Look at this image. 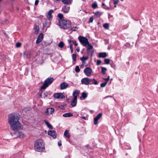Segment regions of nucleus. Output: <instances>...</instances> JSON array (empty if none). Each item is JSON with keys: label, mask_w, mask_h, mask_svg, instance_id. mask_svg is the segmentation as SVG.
Wrapping results in <instances>:
<instances>
[{"label": "nucleus", "mask_w": 158, "mask_h": 158, "mask_svg": "<svg viewBox=\"0 0 158 158\" xmlns=\"http://www.w3.org/2000/svg\"><path fill=\"white\" fill-rule=\"evenodd\" d=\"M92 70L89 67H87L84 70V72L86 75L88 76H90Z\"/></svg>", "instance_id": "obj_10"}, {"label": "nucleus", "mask_w": 158, "mask_h": 158, "mask_svg": "<svg viewBox=\"0 0 158 158\" xmlns=\"http://www.w3.org/2000/svg\"><path fill=\"white\" fill-rule=\"evenodd\" d=\"M75 71L76 72H79L80 71V69L79 68V67L78 66H76V68H75Z\"/></svg>", "instance_id": "obj_39"}, {"label": "nucleus", "mask_w": 158, "mask_h": 158, "mask_svg": "<svg viewBox=\"0 0 158 158\" xmlns=\"http://www.w3.org/2000/svg\"><path fill=\"white\" fill-rule=\"evenodd\" d=\"M98 7V6H97V5L96 3H94V4H93L92 5V7L93 8H96L97 7Z\"/></svg>", "instance_id": "obj_33"}, {"label": "nucleus", "mask_w": 158, "mask_h": 158, "mask_svg": "<svg viewBox=\"0 0 158 158\" xmlns=\"http://www.w3.org/2000/svg\"><path fill=\"white\" fill-rule=\"evenodd\" d=\"M107 84V82H106L104 83H102L100 85L101 87H104Z\"/></svg>", "instance_id": "obj_40"}, {"label": "nucleus", "mask_w": 158, "mask_h": 158, "mask_svg": "<svg viewBox=\"0 0 158 158\" xmlns=\"http://www.w3.org/2000/svg\"><path fill=\"white\" fill-rule=\"evenodd\" d=\"M107 56V55L105 52L100 53L99 54V57L105 58Z\"/></svg>", "instance_id": "obj_18"}, {"label": "nucleus", "mask_w": 158, "mask_h": 158, "mask_svg": "<svg viewBox=\"0 0 158 158\" xmlns=\"http://www.w3.org/2000/svg\"><path fill=\"white\" fill-rule=\"evenodd\" d=\"M68 41L69 43H70L72 41L70 40H68Z\"/></svg>", "instance_id": "obj_54"}, {"label": "nucleus", "mask_w": 158, "mask_h": 158, "mask_svg": "<svg viewBox=\"0 0 158 158\" xmlns=\"http://www.w3.org/2000/svg\"><path fill=\"white\" fill-rule=\"evenodd\" d=\"M102 6H104V5H105V4H104V3H102Z\"/></svg>", "instance_id": "obj_58"}, {"label": "nucleus", "mask_w": 158, "mask_h": 158, "mask_svg": "<svg viewBox=\"0 0 158 158\" xmlns=\"http://www.w3.org/2000/svg\"><path fill=\"white\" fill-rule=\"evenodd\" d=\"M118 0H117L116 1H114V4H117L118 2Z\"/></svg>", "instance_id": "obj_47"}, {"label": "nucleus", "mask_w": 158, "mask_h": 158, "mask_svg": "<svg viewBox=\"0 0 158 158\" xmlns=\"http://www.w3.org/2000/svg\"><path fill=\"white\" fill-rule=\"evenodd\" d=\"M88 58V57H85L83 56L80 58V60L82 61L83 63L84 62L85 60H87Z\"/></svg>", "instance_id": "obj_26"}, {"label": "nucleus", "mask_w": 158, "mask_h": 158, "mask_svg": "<svg viewBox=\"0 0 158 158\" xmlns=\"http://www.w3.org/2000/svg\"><path fill=\"white\" fill-rule=\"evenodd\" d=\"M82 118H83L84 119H86L85 118V117H82Z\"/></svg>", "instance_id": "obj_55"}, {"label": "nucleus", "mask_w": 158, "mask_h": 158, "mask_svg": "<svg viewBox=\"0 0 158 158\" xmlns=\"http://www.w3.org/2000/svg\"><path fill=\"white\" fill-rule=\"evenodd\" d=\"M64 11L65 12V11ZM66 12H68V11H66Z\"/></svg>", "instance_id": "obj_59"}, {"label": "nucleus", "mask_w": 158, "mask_h": 158, "mask_svg": "<svg viewBox=\"0 0 158 158\" xmlns=\"http://www.w3.org/2000/svg\"><path fill=\"white\" fill-rule=\"evenodd\" d=\"M77 102V100H75L74 99H73L71 102V105L73 106H76Z\"/></svg>", "instance_id": "obj_23"}, {"label": "nucleus", "mask_w": 158, "mask_h": 158, "mask_svg": "<svg viewBox=\"0 0 158 158\" xmlns=\"http://www.w3.org/2000/svg\"><path fill=\"white\" fill-rule=\"evenodd\" d=\"M53 12V10H51L49 11L47 15V17L48 19H50L51 17V15Z\"/></svg>", "instance_id": "obj_20"}, {"label": "nucleus", "mask_w": 158, "mask_h": 158, "mask_svg": "<svg viewBox=\"0 0 158 158\" xmlns=\"http://www.w3.org/2000/svg\"><path fill=\"white\" fill-rule=\"evenodd\" d=\"M20 115L16 114H11L8 116V123L9 124L19 121Z\"/></svg>", "instance_id": "obj_2"}, {"label": "nucleus", "mask_w": 158, "mask_h": 158, "mask_svg": "<svg viewBox=\"0 0 158 158\" xmlns=\"http://www.w3.org/2000/svg\"><path fill=\"white\" fill-rule=\"evenodd\" d=\"M78 39L81 44L85 46H86L87 44H89L88 39L85 37L80 36Z\"/></svg>", "instance_id": "obj_6"}, {"label": "nucleus", "mask_w": 158, "mask_h": 158, "mask_svg": "<svg viewBox=\"0 0 158 158\" xmlns=\"http://www.w3.org/2000/svg\"><path fill=\"white\" fill-rule=\"evenodd\" d=\"M69 85L66 83L63 82L60 85V88L61 89H64L66 88Z\"/></svg>", "instance_id": "obj_15"}, {"label": "nucleus", "mask_w": 158, "mask_h": 158, "mask_svg": "<svg viewBox=\"0 0 158 158\" xmlns=\"http://www.w3.org/2000/svg\"><path fill=\"white\" fill-rule=\"evenodd\" d=\"M39 2V0H36L35 2V5H37Z\"/></svg>", "instance_id": "obj_45"}, {"label": "nucleus", "mask_w": 158, "mask_h": 158, "mask_svg": "<svg viewBox=\"0 0 158 158\" xmlns=\"http://www.w3.org/2000/svg\"><path fill=\"white\" fill-rule=\"evenodd\" d=\"M101 63V61L100 60H98L97 61V65H99Z\"/></svg>", "instance_id": "obj_44"}, {"label": "nucleus", "mask_w": 158, "mask_h": 158, "mask_svg": "<svg viewBox=\"0 0 158 158\" xmlns=\"http://www.w3.org/2000/svg\"><path fill=\"white\" fill-rule=\"evenodd\" d=\"M94 83H93L94 84H97V81H94Z\"/></svg>", "instance_id": "obj_53"}, {"label": "nucleus", "mask_w": 158, "mask_h": 158, "mask_svg": "<svg viewBox=\"0 0 158 158\" xmlns=\"http://www.w3.org/2000/svg\"><path fill=\"white\" fill-rule=\"evenodd\" d=\"M94 15L96 16H98L101 14V13L99 11H97L94 13Z\"/></svg>", "instance_id": "obj_37"}, {"label": "nucleus", "mask_w": 158, "mask_h": 158, "mask_svg": "<svg viewBox=\"0 0 158 158\" xmlns=\"http://www.w3.org/2000/svg\"><path fill=\"white\" fill-rule=\"evenodd\" d=\"M43 38V35L42 33H40L37 38V40L36 41V43L37 44H39L40 43L42 40Z\"/></svg>", "instance_id": "obj_11"}, {"label": "nucleus", "mask_w": 158, "mask_h": 158, "mask_svg": "<svg viewBox=\"0 0 158 158\" xmlns=\"http://www.w3.org/2000/svg\"><path fill=\"white\" fill-rule=\"evenodd\" d=\"M16 135L20 138H23L25 137V135L21 131H17L15 133Z\"/></svg>", "instance_id": "obj_13"}, {"label": "nucleus", "mask_w": 158, "mask_h": 158, "mask_svg": "<svg viewBox=\"0 0 158 158\" xmlns=\"http://www.w3.org/2000/svg\"><path fill=\"white\" fill-rule=\"evenodd\" d=\"M62 2L66 4H68L70 2L69 0H62Z\"/></svg>", "instance_id": "obj_30"}, {"label": "nucleus", "mask_w": 158, "mask_h": 158, "mask_svg": "<svg viewBox=\"0 0 158 158\" xmlns=\"http://www.w3.org/2000/svg\"><path fill=\"white\" fill-rule=\"evenodd\" d=\"M79 94V93L77 91H76L73 92V95L74 96V98L73 99H74L75 100H77V95Z\"/></svg>", "instance_id": "obj_16"}, {"label": "nucleus", "mask_w": 158, "mask_h": 158, "mask_svg": "<svg viewBox=\"0 0 158 158\" xmlns=\"http://www.w3.org/2000/svg\"><path fill=\"white\" fill-rule=\"evenodd\" d=\"M109 24L106 23L103 25V27L106 29H108L109 28Z\"/></svg>", "instance_id": "obj_27"}, {"label": "nucleus", "mask_w": 158, "mask_h": 158, "mask_svg": "<svg viewBox=\"0 0 158 158\" xmlns=\"http://www.w3.org/2000/svg\"><path fill=\"white\" fill-rule=\"evenodd\" d=\"M72 44H71L70 45V49H71V50L72 51V52H73V48H72Z\"/></svg>", "instance_id": "obj_48"}, {"label": "nucleus", "mask_w": 158, "mask_h": 158, "mask_svg": "<svg viewBox=\"0 0 158 158\" xmlns=\"http://www.w3.org/2000/svg\"><path fill=\"white\" fill-rule=\"evenodd\" d=\"M145 127V125L144 123H143V124H140V131H143Z\"/></svg>", "instance_id": "obj_21"}, {"label": "nucleus", "mask_w": 158, "mask_h": 158, "mask_svg": "<svg viewBox=\"0 0 158 158\" xmlns=\"http://www.w3.org/2000/svg\"><path fill=\"white\" fill-rule=\"evenodd\" d=\"M49 110V108H48V109H47L46 111V112H45V114L47 115H49V113H48Z\"/></svg>", "instance_id": "obj_41"}, {"label": "nucleus", "mask_w": 158, "mask_h": 158, "mask_svg": "<svg viewBox=\"0 0 158 158\" xmlns=\"http://www.w3.org/2000/svg\"><path fill=\"white\" fill-rule=\"evenodd\" d=\"M69 131L66 130L64 133V135L67 138H69L70 136L68 132Z\"/></svg>", "instance_id": "obj_22"}, {"label": "nucleus", "mask_w": 158, "mask_h": 158, "mask_svg": "<svg viewBox=\"0 0 158 158\" xmlns=\"http://www.w3.org/2000/svg\"><path fill=\"white\" fill-rule=\"evenodd\" d=\"M77 29V27H75L72 28V30L73 31H75L76 29Z\"/></svg>", "instance_id": "obj_46"}, {"label": "nucleus", "mask_w": 158, "mask_h": 158, "mask_svg": "<svg viewBox=\"0 0 158 158\" xmlns=\"http://www.w3.org/2000/svg\"><path fill=\"white\" fill-rule=\"evenodd\" d=\"M46 27V26H44V27Z\"/></svg>", "instance_id": "obj_61"}, {"label": "nucleus", "mask_w": 158, "mask_h": 158, "mask_svg": "<svg viewBox=\"0 0 158 158\" xmlns=\"http://www.w3.org/2000/svg\"><path fill=\"white\" fill-rule=\"evenodd\" d=\"M92 80L94 81H96L94 79H93L92 80Z\"/></svg>", "instance_id": "obj_56"}, {"label": "nucleus", "mask_w": 158, "mask_h": 158, "mask_svg": "<svg viewBox=\"0 0 158 158\" xmlns=\"http://www.w3.org/2000/svg\"><path fill=\"white\" fill-rule=\"evenodd\" d=\"M58 25L65 29L69 28L71 26L69 22L67 21L64 19L59 20Z\"/></svg>", "instance_id": "obj_4"}, {"label": "nucleus", "mask_w": 158, "mask_h": 158, "mask_svg": "<svg viewBox=\"0 0 158 158\" xmlns=\"http://www.w3.org/2000/svg\"><path fill=\"white\" fill-rule=\"evenodd\" d=\"M73 60L76 61V55L75 54H73Z\"/></svg>", "instance_id": "obj_38"}, {"label": "nucleus", "mask_w": 158, "mask_h": 158, "mask_svg": "<svg viewBox=\"0 0 158 158\" xmlns=\"http://www.w3.org/2000/svg\"><path fill=\"white\" fill-rule=\"evenodd\" d=\"M72 42L73 43V44L75 45V46H77V44L76 41L75 40H73Z\"/></svg>", "instance_id": "obj_43"}, {"label": "nucleus", "mask_w": 158, "mask_h": 158, "mask_svg": "<svg viewBox=\"0 0 158 158\" xmlns=\"http://www.w3.org/2000/svg\"><path fill=\"white\" fill-rule=\"evenodd\" d=\"M44 122L48 128L51 129H52V126L51 124L49 123L46 120H44Z\"/></svg>", "instance_id": "obj_25"}, {"label": "nucleus", "mask_w": 158, "mask_h": 158, "mask_svg": "<svg viewBox=\"0 0 158 158\" xmlns=\"http://www.w3.org/2000/svg\"><path fill=\"white\" fill-rule=\"evenodd\" d=\"M93 17H91L90 18V19H89V23H92V22L93 21Z\"/></svg>", "instance_id": "obj_42"}, {"label": "nucleus", "mask_w": 158, "mask_h": 158, "mask_svg": "<svg viewBox=\"0 0 158 158\" xmlns=\"http://www.w3.org/2000/svg\"><path fill=\"white\" fill-rule=\"evenodd\" d=\"M58 145L60 146L61 145V142L60 141L58 142Z\"/></svg>", "instance_id": "obj_50"}, {"label": "nucleus", "mask_w": 158, "mask_h": 158, "mask_svg": "<svg viewBox=\"0 0 158 158\" xmlns=\"http://www.w3.org/2000/svg\"><path fill=\"white\" fill-rule=\"evenodd\" d=\"M48 134L52 136L54 138H55L56 137V132L54 131L51 130L48 132Z\"/></svg>", "instance_id": "obj_14"}, {"label": "nucleus", "mask_w": 158, "mask_h": 158, "mask_svg": "<svg viewBox=\"0 0 158 158\" xmlns=\"http://www.w3.org/2000/svg\"><path fill=\"white\" fill-rule=\"evenodd\" d=\"M54 97L56 98H64V96L62 93H56L54 95Z\"/></svg>", "instance_id": "obj_12"}, {"label": "nucleus", "mask_w": 158, "mask_h": 158, "mask_svg": "<svg viewBox=\"0 0 158 158\" xmlns=\"http://www.w3.org/2000/svg\"><path fill=\"white\" fill-rule=\"evenodd\" d=\"M21 43L18 42L16 44V46L17 47H20L21 46Z\"/></svg>", "instance_id": "obj_36"}, {"label": "nucleus", "mask_w": 158, "mask_h": 158, "mask_svg": "<svg viewBox=\"0 0 158 158\" xmlns=\"http://www.w3.org/2000/svg\"><path fill=\"white\" fill-rule=\"evenodd\" d=\"M35 150L38 152H42L44 149V144L42 140L39 139L35 141Z\"/></svg>", "instance_id": "obj_1"}, {"label": "nucleus", "mask_w": 158, "mask_h": 158, "mask_svg": "<svg viewBox=\"0 0 158 158\" xmlns=\"http://www.w3.org/2000/svg\"><path fill=\"white\" fill-rule=\"evenodd\" d=\"M106 70V68L104 67L102 68V72L103 74H104L105 73V72Z\"/></svg>", "instance_id": "obj_29"}, {"label": "nucleus", "mask_w": 158, "mask_h": 158, "mask_svg": "<svg viewBox=\"0 0 158 158\" xmlns=\"http://www.w3.org/2000/svg\"><path fill=\"white\" fill-rule=\"evenodd\" d=\"M9 124L11 129L14 131H17L23 128L22 126L19 121Z\"/></svg>", "instance_id": "obj_3"}, {"label": "nucleus", "mask_w": 158, "mask_h": 158, "mask_svg": "<svg viewBox=\"0 0 158 158\" xmlns=\"http://www.w3.org/2000/svg\"><path fill=\"white\" fill-rule=\"evenodd\" d=\"M49 110H50V114H52L54 112V109L52 108H49Z\"/></svg>", "instance_id": "obj_31"}, {"label": "nucleus", "mask_w": 158, "mask_h": 158, "mask_svg": "<svg viewBox=\"0 0 158 158\" xmlns=\"http://www.w3.org/2000/svg\"><path fill=\"white\" fill-rule=\"evenodd\" d=\"M82 96L83 98H85L87 97V95L86 93H83L82 94Z\"/></svg>", "instance_id": "obj_32"}, {"label": "nucleus", "mask_w": 158, "mask_h": 158, "mask_svg": "<svg viewBox=\"0 0 158 158\" xmlns=\"http://www.w3.org/2000/svg\"><path fill=\"white\" fill-rule=\"evenodd\" d=\"M147 109L146 107L144 106H141L140 107V114L141 119H143V116L144 114L146 113Z\"/></svg>", "instance_id": "obj_7"}, {"label": "nucleus", "mask_w": 158, "mask_h": 158, "mask_svg": "<svg viewBox=\"0 0 158 158\" xmlns=\"http://www.w3.org/2000/svg\"><path fill=\"white\" fill-rule=\"evenodd\" d=\"M58 16L59 17V18H60V20L63 19H62V18H63V15L62 14H59L58 15Z\"/></svg>", "instance_id": "obj_34"}, {"label": "nucleus", "mask_w": 158, "mask_h": 158, "mask_svg": "<svg viewBox=\"0 0 158 158\" xmlns=\"http://www.w3.org/2000/svg\"><path fill=\"white\" fill-rule=\"evenodd\" d=\"M73 116V114L72 113H66L63 115L64 117H69Z\"/></svg>", "instance_id": "obj_24"}, {"label": "nucleus", "mask_w": 158, "mask_h": 158, "mask_svg": "<svg viewBox=\"0 0 158 158\" xmlns=\"http://www.w3.org/2000/svg\"><path fill=\"white\" fill-rule=\"evenodd\" d=\"M34 34H37L39 31V27L38 26H35L34 28Z\"/></svg>", "instance_id": "obj_17"}, {"label": "nucleus", "mask_w": 158, "mask_h": 158, "mask_svg": "<svg viewBox=\"0 0 158 158\" xmlns=\"http://www.w3.org/2000/svg\"><path fill=\"white\" fill-rule=\"evenodd\" d=\"M77 51L78 52H79L80 51V48H77Z\"/></svg>", "instance_id": "obj_52"}, {"label": "nucleus", "mask_w": 158, "mask_h": 158, "mask_svg": "<svg viewBox=\"0 0 158 158\" xmlns=\"http://www.w3.org/2000/svg\"><path fill=\"white\" fill-rule=\"evenodd\" d=\"M109 77H109V76L108 78H105V79H104L106 81H108V80H109Z\"/></svg>", "instance_id": "obj_49"}, {"label": "nucleus", "mask_w": 158, "mask_h": 158, "mask_svg": "<svg viewBox=\"0 0 158 158\" xmlns=\"http://www.w3.org/2000/svg\"><path fill=\"white\" fill-rule=\"evenodd\" d=\"M91 81H92V79L89 80L87 78H85L81 80V82L82 84L88 85Z\"/></svg>", "instance_id": "obj_9"}, {"label": "nucleus", "mask_w": 158, "mask_h": 158, "mask_svg": "<svg viewBox=\"0 0 158 158\" xmlns=\"http://www.w3.org/2000/svg\"><path fill=\"white\" fill-rule=\"evenodd\" d=\"M104 62L106 64H109L110 62V60L108 59H105L104 60Z\"/></svg>", "instance_id": "obj_35"}, {"label": "nucleus", "mask_w": 158, "mask_h": 158, "mask_svg": "<svg viewBox=\"0 0 158 158\" xmlns=\"http://www.w3.org/2000/svg\"><path fill=\"white\" fill-rule=\"evenodd\" d=\"M102 114L100 113L98 114L96 117L94 118V124L96 125L98 123V120H99L102 117Z\"/></svg>", "instance_id": "obj_8"}, {"label": "nucleus", "mask_w": 158, "mask_h": 158, "mask_svg": "<svg viewBox=\"0 0 158 158\" xmlns=\"http://www.w3.org/2000/svg\"><path fill=\"white\" fill-rule=\"evenodd\" d=\"M58 47L61 48H62L64 46V43L62 41L60 42L58 44Z\"/></svg>", "instance_id": "obj_19"}, {"label": "nucleus", "mask_w": 158, "mask_h": 158, "mask_svg": "<svg viewBox=\"0 0 158 158\" xmlns=\"http://www.w3.org/2000/svg\"><path fill=\"white\" fill-rule=\"evenodd\" d=\"M144 98H145L143 97H141V98H140V100L141 101H142L143 100H144Z\"/></svg>", "instance_id": "obj_51"}, {"label": "nucleus", "mask_w": 158, "mask_h": 158, "mask_svg": "<svg viewBox=\"0 0 158 158\" xmlns=\"http://www.w3.org/2000/svg\"><path fill=\"white\" fill-rule=\"evenodd\" d=\"M53 78H48L44 83L43 86H42L40 89V90L42 89H44L47 87L49 85L51 84L53 81Z\"/></svg>", "instance_id": "obj_5"}, {"label": "nucleus", "mask_w": 158, "mask_h": 158, "mask_svg": "<svg viewBox=\"0 0 158 158\" xmlns=\"http://www.w3.org/2000/svg\"><path fill=\"white\" fill-rule=\"evenodd\" d=\"M114 6V7H116V5H115Z\"/></svg>", "instance_id": "obj_60"}, {"label": "nucleus", "mask_w": 158, "mask_h": 158, "mask_svg": "<svg viewBox=\"0 0 158 158\" xmlns=\"http://www.w3.org/2000/svg\"><path fill=\"white\" fill-rule=\"evenodd\" d=\"M87 45H88V47L87 48V50L91 49H93V46L91 45L90 44L89 42V44H87Z\"/></svg>", "instance_id": "obj_28"}, {"label": "nucleus", "mask_w": 158, "mask_h": 158, "mask_svg": "<svg viewBox=\"0 0 158 158\" xmlns=\"http://www.w3.org/2000/svg\"><path fill=\"white\" fill-rule=\"evenodd\" d=\"M39 96L40 97H41L42 96V94H40V95H39Z\"/></svg>", "instance_id": "obj_57"}]
</instances>
